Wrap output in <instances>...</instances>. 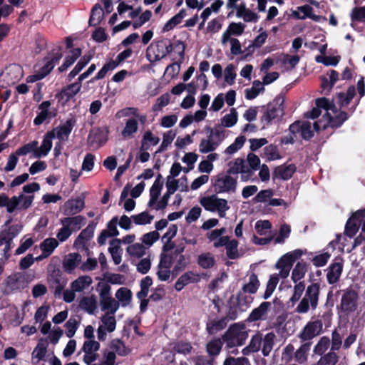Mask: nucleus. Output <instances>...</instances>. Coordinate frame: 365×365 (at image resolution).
<instances>
[{
    "instance_id": "nucleus-11",
    "label": "nucleus",
    "mask_w": 365,
    "mask_h": 365,
    "mask_svg": "<svg viewBox=\"0 0 365 365\" xmlns=\"http://www.w3.org/2000/svg\"><path fill=\"white\" fill-rule=\"evenodd\" d=\"M22 68L18 64H11L7 66L0 76V81L3 82L1 86H10L19 82L23 77Z\"/></svg>"
},
{
    "instance_id": "nucleus-30",
    "label": "nucleus",
    "mask_w": 365,
    "mask_h": 365,
    "mask_svg": "<svg viewBox=\"0 0 365 365\" xmlns=\"http://www.w3.org/2000/svg\"><path fill=\"white\" fill-rule=\"evenodd\" d=\"M60 222L73 232L79 230L86 224V218L81 215L66 217L61 219Z\"/></svg>"
},
{
    "instance_id": "nucleus-44",
    "label": "nucleus",
    "mask_w": 365,
    "mask_h": 365,
    "mask_svg": "<svg viewBox=\"0 0 365 365\" xmlns=\"http://www.w3.org/2000/svg\"><path fill=\"white\" fill-rule=\"evenodd\" d=\"M92 278L89 276H81L74 280L71 285L73 292H81L88 288L92 284Z\"/></svg>"
},
{
    "instance_id": "nucleus-38",
    "label": "nucleus",
    "mask_w": 365,
    "mask_h": 365,
    "mask_svg": "<svg viewBox=\"0 0 365 365\" xmlns=\"http://www.w3.org/2000/svg\"><path fill=\"white\" fill-rule=\"evenodd\" d=\"M247 277L242 289L245 293L255 294L260 285L258 277L255 272H250L247 274Z\"/></svg>"
},
{
    "instance_id": "nucleus-52",
    "label": "nucleus",
    "mask_w": 365,
    "mask_h": 365,
    "mask_svg": "<svg viewBox=\"0 0 365 365\" xmlns=\"http://www.w3.org/2000/svg\"><path fill=\"white\" fill-rule=\"evenodd\" d=\"M160 138L155 136L150 130L145 132L142 141H141V150H147L149 149L150 145H156L159 143Z\"/></svg>"
},
{
    "instance_id": "nucleus-31",
    "label": "nucleus",
    "mask_w": 365,
    "mask_h": 365,
    "mask_svg": "<svg viewBox=\"0 0 365 365\" xmlns=\"http://www.w3.org/2000/svg\"><path fill=\"white\" fill-rule=\"evenodd\" d=\"M163 182L159 175L154 181L153 185L150 189V199L148 202V207L155 210V206L158 204L159 196L160 195Z\"/></svg>"
},
{
    "instance_id": "nucleus-57",
    "label": "nucleus",
    "mask_w": 365,
    "mask_h": 365,
    "mask_svg": "<svg viewBox=\"0 0 365 365\" xmlns=\"http://www.w3.org/2000/svg\"><path fill=\"white\" fill-rule=\"evenodd\" d=\"M330 339L327 336H322L314 347L313 352L314 354L322 356L328 350L330 346Z\"/></svg>"
},
{
    "instance_id": "nucleus-21",
    "label": "nucleus",
    "mask_w": 365,
    "mask_h": 365,
    "mask_svg": "<svg viewBox=\"0 0 365 365\" xmlns=\"http://www.w3.org/2000/svg\"><path fill=\"white\" fill-rule=\"evenodd\" d=\"M6 284L11 290L23 289L29 284L28 276L21 272L14 273L7 277Z\"/></svg>"
},
{
    "instance_id": "nucleus-58",
    "label": "nucleus",
    "mask_w": 365,
    "mask_h": 365,
    "mask_svg": "<svg viewBox=\"0 0 365 365\" xmlns=\"http://www.w3.org/2000/svg\"><path fill=\"white\" fill-rule=\"evenodd\" d=\"M44 60L45 63L41 68V73L39 74H36L30 76V81L33 82L42 79L43 77L48 75L54 68L53 63H52L47 56L45 58Z\"/></svg>"
},
{
    "instance_id": "nucleus-18",
    "label": "nucleus",
    "mask_w": 365,
    "mask_h": 365,
    "mask_svg": "<svg viewBox=\"0 0 365 365\" xmlns=\"http://www.w3.org/2000/svg\"><path fill=\"white\" fill-rule=\"evenodd\" d=\"M38 113L34 120L36 125H41L48 119H51L56 115V110L51 108V102L48 101H43L38 106Z\"/></svg>"
},
{
    "instance_id": "nucleus-19",
    "label": "nucleus",
    "mask_w": 365,
    "mask_h": 365,
    "mask_svg": "<svg viewBox=\"0 0 365 365\" xmlns=\"http://www.w3.org/2000/svg\"><path fill=\"white\" fill-rule=\"evenodd\" d=\"M100 349V344L95 340H87L84 342L82 351L84 352L83 361L90 365L97 359V351Z\"/></svg>"
},
{
    "instance_id": "nucleus-50",
    "label": "nucleus",
    "mask_w": 365,
    "mask_h": 365,
    "mask_svg": "<svg viewBox=\"0 0 365 365\" xmlns=\"http://www.w3.org/2000/svg\"><path fill=\"white\" fill-rule=\"evenodd\" d=\"M264 87L263 83L259 81H254L252 86L250 88L245 91V96L247 100L255 99L260 93L264 92Z\"/></svg>"
},
{
    "instance_id": "nucleus-26",
    "label": "nucleus",
    "mask_w": 365,
    "mask_h": 365,
    "mask_svg": "<svg viewBox=\"0 0 365 365\" xmlns=\"http://www.w3.org/2000/svg\"><path fill=\"white\" fill-rule=\"evenodd\" d=\"M200 280V275L192 271H187L182 274L175 284L176 291H181L189 284L197 283Z\"/></svg>"
},
{
    "instance_id": "nucleus-54",
    "label": "nucleus",
    "mask_w": 365,
    "mask_h": 365,
    "mask_svg": "<svg viewBox=\"0 0 365 365\" xmlns=\"http://www.w3.org/2000/svg\"><path fill=\"white\" fill-rule=\"evenodd\" d=\"M226 250V255L229 259H235L240 257V253L238 252V242L236 240H227V243L224 245Z\"/></svg>"
},
{
    "instance_id": "nucleus-41",
    "label": "nucleus",
    "mask_w": 365,
    "mask_h": 365,
    "mask_svg": "<svg viewBox=\"0 0 365 365\" xmlns=\"http://www.w3.org/2000/svg\"><path fill=\"white\" fill-rule=\"evenodd\" d=\"M343 264L341 262H338L331 264L329 267V270L327 274L328 282L329 284L336 283L341 274Z\"/></svg>"
},
{
    "instance_id": "nucleus-48",
    "label": "nucleus",
    "mask_w": 365,
    "mask_h": 365,
    "mask_svg": "<svg viewBox=\"0 0 365 365\" xmlns=\"http://www.w3.org/2000/svg\"><path fill=\"white\" fill-rule=\"evenodd\" d=\"M115 298L118 299L119 306L126 307L129 305L132 299V292L126 287L119 288L115 293Z\"/></svg>"
},
{
    "instance_id": "nucleus-61",
    "label": "nucleus",
    "mask_w": 365,
    "mask_h": 365,
    "mask_svg": "<svg viewBox=\"0 0 365 365\" xmlns=\"http://www.w3.org/2000/svg\"><path fill=\"white\" fill-rule=\"evenodd\" d=\"M176 136V133L172 130H170L163 134V141L156 151V153H162L167 150L168 147L171 145L173 140Z\"/></svg>"
},
{
    "instance_id": "nucleus-9",
    "label": "nucleus",
    "mask_w": 365,
    "mask_h": 365,
    "mask_svg": "<svg viewBox=\"0 0 365 365\" xmlns=\"http://www.w3.org/2000/svg\"><path fill=\"white\" fill-rule=\"evenodd\" d=\"M248 334L242 325L234 324L226 331L223 339L227 348H234L244 344Z\"/></svg>"
},
{
    "instance_id": "nucleus-16",
    "label": "nucleus",
    "mask_w": 365,
    "mask_h": 365,
    "mask_svg": "<svg viewBox=\"0 0 365 365\" xmlns=\"http://www.w3.org/2000/svg\"><path fill=\"white\" fill-rule=\"evenodd\" d=\"M101 324L97 329V337L100 341H105L106 333H111L116 328V319L114 314H105L101 317Z\"/></svg>"
},
{
    "instance_id": "nucleus-6",
    "label": "nucleus",
    "mask_w": 365,
    "mask_h": 365,
    "mask_svg": "<svg viewBox=\"0 0 365 365\" xmlns=\"http://www.w3.org/2000/svg\"><path fill=\"white\" fill-rule=\"evenodd\" d=\"M284 102L283 96H277L272 102L267 105L261 118V122L264 125L275 123L282 118L284 115Z\"/></svg>"
},
{
    "instance_id": "nucleus-20",
    "label": "nucleus",
    "mask_w": 365,
    "mask_h": 365,
    "mask_svg": "<svg viewBox=\"0 0 365 365\" xmlns=\"http://www.w3.org/2000/svg\"><path fill=\"white\" fill-rule=\"evenodd\" d=\"M289 130L293 135L299 133L304 140H309L314 135L312 124L308 121H296L289 125Z\"/></svg>"
},
{
    "instance_id": "nucleus-43",
    "label": "nucleus",
    "mask_w": 365,
    "mask_h": 365,
    "mask_svg": "<svg viewBox=\"0 0 365 365\" xmlns=\"http://www.w3.org/2000/svg\"><path fill=\"white\" fill-rule=\"evenodd\" d=\"M122 115L125 117H129L128 119H137L139 123L144 125L148 120L147 115L140 113L138 108L135 107H128L121 110Z\"/></svg>"
},
{
    "instance_id": "nucleus-15",
    "label": "nucleus",
    "mask_w": 365,
    "mask_h": 365,
    "mask_svg": "<svg viewBox=\"0 0 365 365\" xmlns=\"http://www.w3.org/2000/svg\"><path fill=\"white\" fill-rule=\"evenodd\" d=\"M253 339L258 340L259 351H262L264 356H268L273 349L277 339L276 334L271 331L264 335L260 332H257L252 336Z\"/></svg>"
},
{
    "instance_id": "nucleus-53",
    "label": "nucleus",
    "mask_w": 365,
    "mask_h": 365,
    "mask_svg": "<svg viewBox=\"0 0 365 365\" xmlns=\"http://www.w3.org/2000/svg\"><path fill=\"white\" fill-rule=\"evenodd\" d=\"M338 361L337 354L330 350L328 353L322 355L315 365H336Z\"/></svg>"
},
{
    "instance_id": "nucleus-56",
    "label": "nucleus",
    "mask_w": 365,
    "mask_h": 365,
    "mask_svg": "<svg viewBox=\"0 0 365 365\" xmlns=\"http://www.w3.org/2000/svg\"><path fill=\"white\" fill-rule=\"evenodd\" d=\"M197 264L203 269H209L215 265V259L212 254L202 253L198 256Z\"/></svg>"
},
{
    "instance_id": "nucleus-25",
    "label": "nucleus",
    "mask_w": 365,
    "mask_h": 365,
    "mask_svg": "<svg viewBox=\"0 0 365 365\" xmlns=\"http://www.w3.org/2000/svg\"><path fill=\"white\" fill-rule=\"evenodd\" d=\"M296 171V166L294 164H283L277 166L273 171L272 179L287 180L290 179Z\"/></svg>"
},
{
    "instance_id": "nucleus-60",
    "label": "nucleus",
    "mask_w": 365,
    "mask_h": 365,
    "mask_svg": "<svg viewBox=\"0 0 365 365\" xmlns=\"http://www.w3.org/2000/svg\"><path fill=\"white\" fill-rule=\"evenodd\" d=\"M245 141V137L242 135L237 137L235 141L224 150V153L230 155L235 154L243 147Z\"/></svg>"
},
{
    "instance_id": "nucleus-8",
    "label": "nucleus",
    "mask_w": 365,
    "mask_h": 365,
    "mask_svg": "<svg viewBox=\"0 0 365 365\" xmlns=\"http://www.w3.org/2000/svg\"><path fill=\"white\" fill-rule=\"evenodd\" d=\"M200 203L205 210L217 212L221 218L225 217L227 211L230 210L227 200L220 198L216 195L201 197Z\"/></svg>"
},
{
    "instance_id": "nucleus-1",
    "label": "nucleus",
    "mask_w": 365,
    "mask_h": 365,
    "mask_svg": "<svg viewBox=\"0 0 365 365\" xmlns=\"http://www.w3.org/2000/svg\"><path fill=\"white\" fill-rule=\"evenodd\" d=\"M308 264L304 262H298L292 272V280L295 284L293 287L292 294L288 301L289 307H294L297 314H307L310 309L315 310L319 304L320 285L319 283H312L307 288L305 283L300 281L307 272Z\"/></svg>"
},
{
    "instance_id": "nucleus-59",
    "label": "nucleus",
    "mask_w": 365,
    "mask_h": 365,
    "mask_svg": "<svg viewBox=\"0 0 365 365\" xmlns=\"http://www.w3.org/2000/svg\"><path fill=\"white\" fill-rule=\"evenodd\" d=\"M58 246V242L56 239L48 237L40 244V249L50 256Z\"/></svg>"
},
{
    "instance_id": "nucleus-42",
    "label": "nucleus",
    "mask_w": 365,
    "mask_h": 365,
    "mask_svg": "<svg viewBox=\"0 0 365 365\" xmlns=\"http://www.w3.org/2000/svg\"><path fill=\"white\" fill-rule=\"evenodd\" d=\"M108 347L113 350L115 354L121 356H125L130 353V349L127 347L124 342L118 339L111 340Z\"/></svg>"
},
{
    "instance_id": "nucleus-46",
    "label": "nucleus",
    "mask_w": 365,
    "mask_h": 365,
    "mask_svg": "<svg viewBox=\"0 0 365 365\" xmlns=\"http://www.w3.org/2000/svg\"><path fill=\"white\" fill-rule=\"evenodd\" d=\"M312 342L308 341L302 344L294 354L295 361L299 364H304L307 361L308 354L310 351Z\"/></svg>"
},
{
    "instance_id": "nucleus-29",
    "label": "nucleus",
    "mask_w": 365,
    "mask_h": 365,
    "mask_svg": "<svg viewBox=\"0 0 365 365\" xmlns=\"http://www.w3.org/2000/svg\"><path fill=\"white\" fill-rule=\"evenodd\" d=\"M118 222V217H114L108 223L107 228L103 230L98 238V242L100 245H104L108 237H115L118 235L119 232L117 229V224Z\"/></svg>"
},
{
    "instance_id": "nucleus-7",
    "label": "nucleus",
    "mask_w": 365,
    "mask_h": 365,
    "mask_svg": "<svg viewBox=\"0 0 365 365\" xmlns=\"http://www.w3.org/2000/svg\"><path fill=\"white\" fill-rule=\"evenodd\" d=\"M110 290V286L106 282H99L97 285L101 310L106 312V314H115L119 309V303L112 297Z\"/></svg>"
},
{
    "instance_id": "nucleus-49",
    "label": "nucleus",
    "mask_w": 365,
    "mask_h": 365,
    "mask_svg": "<svg viewBox=\"0 0 365 365\" xmlns=\"http://www.w3.org/2000/svg\"><path fill=\"white\" fill-rule=\"evenodd\" d=\"M81 48H76L71 49L69 51V53L65 58L63 63L58 68V71L60 72L66 71L68 67L73 64V63L81 56Z\"/></svg>"
},
{
    "instance_id": "nucleus-22",
    "label": "nucleus",
    "mask_w": 365,
    "mask_h": 365,
    "mask_svg": "<svg viewBox=\"0 0 365 365\" xmlns=\"http://www.w3.org/2000/svg\"><path fill=\"white\" fill-rule=\"evenodd\" d=\"M108 140V130L103 128L92 130L88 137V144L95 148H99Z\"/></svg>"
},
{
    "instance_id": "nucleus-37",
    "label": "nucleus",
    "mask_w": 365,
    "mask_h": 365,
    "mask_svg": "<svg viewBox=\"0 0 365 365\" xmlns=\"http://www.w3.org/2000/svg\"><path fill=\"white\" fill-rule=\"evenodd\" d=\"M81 309L90 314H93L98 308V301L94 295L83 297L79 302Z\"/></svg>"
},
{
    "instance_id": "nucleus-5",
    "label": "nucleus",
    "mask_w": 365,
    "mask_h": 365,
    "mask_svg": "<svg viewBox=\"0 0 365 365\" xmlns=\"http://www.w3.org/2000/svg\"><path fill=\"white\" fill-rule=\"evenodd\" d=\"M76 119L74 118H68L63 124H61L51 131L46 133L43 137L45 144L43 147H46L51 150L53 145L52 140L53 138H58L61 141L67 140L73 127L76 125Z\"/></svg>"
},
{
    "instance_id": "nucleus-63",
    "label": "nucleus",
    "mask_w": 365,
    "mask_h": 365,
    "mask_svg": "<svg viewBox=\"0 0 365 365\" xmlns=\"http://www.w3.org/2000/svg\"><path fill=\"white\" fill-rule=\"evenodd\" d=\"M186 15V10L184 9H181L178 14L175 15L165 24L163 30L169 31L173 29L175 26H177L182 21V19L185 17Z\"/></svg>"
},
{
    "instance_id": "nucleus-33",
    "label": "nucleus",
    "mask_w": 365,
    "mask_h": 365,
    "mask_svg": "<svg viewBox=\"0 0 365 365\" xmlns=\"http://www.w3.org/2000/svg\"><path fill=\"white\" fill-rule=\"evenodd\" d=\"M21 230V227L18 225L11 226L6 230L1 232V235L5 242L4 251L8 252L12 247V240L15 238Z\"/></svg>"
},
{
    "instance_id": "nucleus-55",
    "label": "nucleus",
    "mask_w": 365,
    "mask_h": 365,
    "mask_svg": "<svg viewBox=\"0 0 365 365\" xmlns=\"http://www.w3.org/2000/svg\"><path fill=\"white\" fill-rule=\"evenodd\" d=\"M184 251L183 247L177 248L174 251H173V255L174 257V263H175L174 267V270L178 271L186 267L187 262L185 260V256L182 254Z\"/></svg>"
},
{
    "instance_id": "nucleus-4",
    "label": "nucleus",
    "mask_w": 365,
    "mask_h": 365,
    "mask_svg": "<svg viewBox=\"0 0 365 365\" xmlns=\"http://www.w3.org/2000/svg\"><path fill=\"white\" fill-rule=\"evenodd\" d=\"M226 131L220 126L211 128L209 135L200 140L199 151L202 154L214 152L226 138Z\"/></svg>"
},
{
    "instance_id": "nucleus-62",
    "label": "nucleus",
    "mask_w": 365,
    "mask_h": 365,
    "mask_svg": "<svg viewBox=\"0 0 365 365\" xmlns=\"http://www.w3.org/2000/svg\"><path fill=\"white\" fill-rule=\"evenodd\" d=\"M280 277L277 274H273L269 277L267 284L266 290L264 293L263 298L267 299L272 294L279 282Z\"/></svg>"
},
{
    "instance_id": "nucleus-34",
    "label": "nucleus",
    "mask_w": 365,
    "mask_h": 365,
    "mask_svg": "<svg viewBox=\"0 0 365 365\" xmlns=\"http://www.w3.org/2000/svg\"><path fill=\"white\" fill-rule=\"evenodd\" d=\"M84 207V200L80 197L71 199L65 202L63 213L66 215H73L79 213Z\"/></svg>"
},
{
    "instance_id": "nucleus-32",
    "label": "nucleus",
    "mask_w": 365,
    "mask_h": 365,
    "mask_svg": "<svg viewBox=\"0 0 365 365\" xmlns=\"http://www.w3.org/2000/svg\"><path fill=\"white\" fill-rule=\"evenodd\" d=\"M81 255L78 253L73 252L66 255L62 262L63 270L67 273H72L81 263Z\"/></svg>"
},
{
    "instance_id": "nucleus-51",
    "label": "nucleus",
    "mask_w": 365,
    "mask_h": 365,
    "mask_svg": "<svg viewBox=\"0 0 365 365\" xmlns=\"http://www.w3.org/2000/svg\"><path fill=\"white\" fill-rule=\"evenodd\" d=\"M238 120V113L235 108H232L230 109V113L225 115L220 120L221 125H220L222 128H231L234 126Z\"/></svg>"
},
{
    "instance_id": "nucleus-47",
    "label": "nucleus",
    "mask_w": 365,
    "mask_h": 365,
    "mask_svg": "<svg viewBox=\"0 0 365 365\" xmlns=\"http://www.w3.org/2000/svg\"><path fill=\"white\" fill-rule=\"evenodd\" d=\"M227 320L223 317L213 319L207 323L206 329L210 334H215L227 327Z\"/></svg>"
},
{
    "instance_id": "nucleus-3",
    "label": "nucleus",
    "mask_w": 365,
    "mask_h": 365,
    "mask_svg": "<svg viewBox=\"0 0 365 365\" xmlns=\"http://www.w3.org/2000/svg\"><path fill=\"white\" fill-rule=\"evenodd\" d=\"M39 190L40 185L37 182L25 185L22 188V192L19 195H14L11 197L8 213H12L17 210H28L33 204L34 200V192Z\"/></svg>"
},
{
    "instance_id": "nucleus-13",
    "label": "nucleus",
    "mask_w": 365,
    "mask_h": 365,
    "mask_svg": "<svg viewBox=\"0 0 365 365\" xmlns=\"http://www.w3.org/2000/svg\"><path fill=\"white\" fill-rule=\"evenodd\" d=\"M44 145V140H43L40 147H38V141L33 140L18 148L16 153L19 156L26 155L31 153L34 158H41L46 156L50 152L48 148L43 147Z\"/></svg>"
},
{
    "instance_id": "nucleus-27",
    "label": "nucleus",
    "mask_w": 365,
    "mask_h": 365,
    "mask_svg": "<svg viewBox=\"0 0 365 365\" xmlns=\"http://www.w3.org/2000/svg\"><path fill=\"white\" fill-rule=\"evenodd\" d=\"M358 295L354 290H346L341 300V308L344 312H351L355 309Z\"/></svg>"
},
{
    "instance_id": "nucleus-14",
    "label": "nucleus",
    "mask_w": 365,
    "mask_h": 365,
    "mask_svg": "<svg viewBox=\"0 0 365 365\" xmlns=\"http://www.w3.org/2000/svg\"><path fill=\"white\" fill-rule=\"evenodd\" d=\"M323 329V323L321 319H315L309 321L299 334V338L303 341H310L319 336Z\"/></svg>"
},
{
    "instance_id": "nucleus-45",
    "label": "nucleus",
    "mask_w": 365,
    "mask_h": 365,
    "mask_svg": "<svg viewBox=\"0 0 365 365\" xmlns=\"http://www.w3.org/2000/svg\"><path fill=\"white\" fill-rule=\"evenodd\" d=\"M237 16L246 22H257L259 19V16L257 13L246 8L245 6L237 8Z\"/></svg>"
},
{
    "instance_id": "nucleus-28",
    "label": "nucleus",
    "mask_w": 365,
    "mask_h": 365,
    "mask_svg": "<svg viewBox=\"0 0 365 365\" xmlns=\"http://www.w3.org/2000/svg\"><path fill=\"white\" fill-rule=\"evenodd\" d=\"M272 304L269 302H264L254 309L248 317L249 322L263 321L267 319L268 312Z\"/></svg>"
},
{
    "instance_id": "nucleus-35",
    "label": "nucleus",
    "mask_w": 365,
    "mask_h": 365,
    "mask_svg": "<svg viewBox=\"0 0 365 365\" xmlns=\"http://www.w3.org/2000/svg\"><path fill=\"white\" fill-rule=\"evenodd\" d=\"M245 26L242 23H231L226 31L222 34L221 42L223 46L226 45L232 35L240 36L245 30Z\"/></svg>"
},
{
    "instance_id": "nucleus-17",
    "label": "nucleus",
    "mask_w": 365,
    "mask_h": 365,
    "mask_svg": "<svg viewBox=\"0 0 365 365\" xmlns=\"http://www.w3.org/2000/svg\"><path fill=\"white\" fill-rule=\"evenodd\" d=\"M237 180L228 175L218 176L214 183L215 190L217 193H232L236 191Z\"/></svg>"
},
{
    "instance_id": "nucleus-64",
    "label": "nucleus",
    "mask_w": 365,
    "mask_h": 365,
    "mask_svg": "<svg viewBox=\"0 0 365 365\" xmlns=\"http://www.w3.org/2000/svg\"><path fill=\"white\" fill-rule=\"evenodd\" d=\"M352 22L357 21L365 24V6H356L350 13Z\"/></svg>"
},
{
    "instance_id": "nucleus-24",
    "label": "nucleus",
    "mask_w": 365,
    "mask_h": 365,
    "mask_svg": "<svg viewBox=\"0 0 365 365\" xmlns=\"http://www.w3.org/2000/svg\"><path fill=\"white\" fill-rule=\"evenodd\" d=\"M226 232V228L215 229L207 234V238L210 242H212L213 247L219 248L224 247L227 243L230 238L228 236H223Z\"/></svg>"
},
{
    "instance_id": "nucleus-23",
    "label": "nucleus",
    "mask_w": 365,
    "mask_h": 365,
    "mask_svg": "<svg viewBox=\"0 0 365 365\" xmlns=\"http://www.w3.org/2000/svg\"><path fill=\"white\" fill-rule=\"evenodd\" d=\"M364 215V210H359L353 214L346 224L345 233L347 236L352 237L356 235L360 227L361 220Z\"/></svg>"
},
{
    "instance_id": "nucleus-10",
    "label": "nucleus",
    "mask_w": 365,
    "mask_h": 365,
    "mask_svg": "<svg viewBox=\"0 0 365 365\" xmlns=\"http://www.w3.org/2000/svg\"><path fill=\"white\" fill-rule=\"evenodd\" d=\"M303 254V250L297 249L286 253L279 258L275 264V267L279 269L277 274L280 278L286 279L289 275L293 264L297 259H299Z\"/></svg>"
},
{
    "instance_id": "nucleus-12",
    "label": "nucleus",
    "mask_w": 365,
    "mask_h": 365,
    "mask_svg": "<svg viewBox=\"0 0 365 365\" xmlns=\"http://www.w3.org/2000/svg\"><path fill=\"white\" fill-rule=\"evenodd\" d=\"M173 49V45L170 41H162L148 48L147 57L150 61H157L172 52Z\"/></svg>"
},
{
    "instance_id": "nucleus-36",
    "label": "nucleus",
    "mask_w": 365,
    "mask_h": 365,
    "mask_svg": "<svg viewBox=\"0 0 365 365\" xmlns=\"http://www.w3.org/2000/svg\"><path fill=\"white\" fill-rule=\"evenodd\" d=\"M46 353L47 340L41 339L31 354L33 364H38L40 361L45 358Z\"/></svg>"
},
{
    "instance_id": "nucleus-40",
    "label": "nucleus",
    "mask_w": 365,
    "mask_h": 365,
    "mask_svg": "<svg viewBox=\"0 0 365 365\" xmlns=\"http://www.w3.org/2000/svg\"><path fill=\"white\" fill-rule=\"evenodd\" d=\"M139 120L137 119H127L125 126L121 131V135L125 139L133 138L134 135L138 132Z\"/></svg>"
},
{
    "instance_id": "nucleus-39",
    "label": "nucleus",
    "mask_w": 365,
    "mask_h": 365,
    "mask_svg": "<svg viewBox=\"0 0 365 365\" xmlns=\"http://www.w3.org/2000/svg\"><path fill=\"white\" fill-rule=\"evenodd\" d=\"M81 88V83L79 81L78 82H76L74 83L68 85L65 88H63L59 93L60 99L64 100L65 101H69L80 91Z\"/></svg>"
},
{
    "instance_id": "nucleus-2",
    "label": "nucleus",
    "mask_w": 365,
    "mask_h": 365,
    "mask_svg": "<svg viewBox=\"0 0 365 365\" xmlns=\"http://www.w3.org/2000/svg\"><path fill=\"white\" fill-rule=\"evenodd\" d=\"M316 106L318 108L326 110L327 113L324 115L326 122L322 120L314 123V128L316 131L320 129H325L327 127L338 128L348 118L347 114L339 110L328 99L321 98L316 100Z\"/></svg>"
}]
</instances>
